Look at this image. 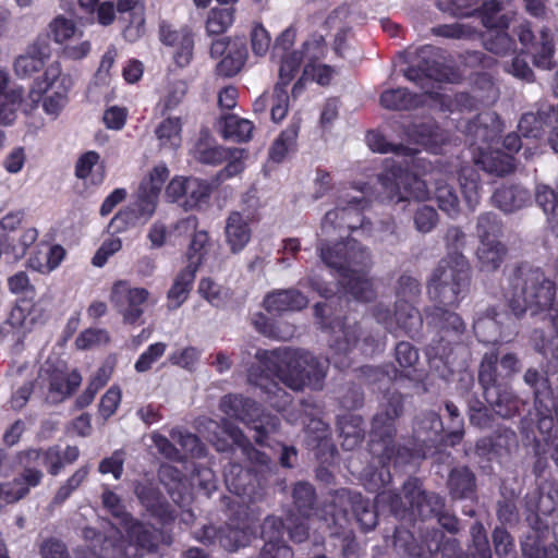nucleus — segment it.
I'll list each match as a JSON object with an SVG mask.
<instances>
[{"label": "nucleus", "instance_id": "obj_17", "mask_svg": "<svg viewBox=\"0 0 558 558\" xmlns=\"http://www.w3.org/2000/svg\"><path fill=\"white\" fill-rule=\"evenodd\" d=\"M82 383V376L77 371L52 368L45 365L40 368L36 385L40 393L49 403H59L68 399Z\"/></svg>", "mask_w": 558, "mask_h": 558}, {"label": "nucleus", "instance_id": "obj_28", "mask_svg": "<svg viewBox=\"0 0 558 558\" xmlns=\"http://www.w3.org/2000/svg\"><path fill=\"white\" fill-rule=\"evenodd\" d=\"M220 428L232 444L241 450L242 454L250 461L256 471H262L264 468H268L270 458L265 452L255 449L238 426L229 420L223 418L221 421Z\"/></svg>", "mask_w": 558, "mask_h": 558}, {"label": "nucleus", "instance_id": "obj_16", "mask_svg": "<svg viewBox=\"0 0 558 558\" xmlns=\"http://www.w3.org/2000/svg\"><path fill=\"white\" fill-rule=\"evenodd\" d=\"M405 498L413 513L422 519L432 514L438 515V523L450 533H457L459 530L456 517L448 513H439L444 507V500L436 494H425L416 478H410L404 483Z\"/></svg>", "mask_w": 558, "mask_h": 558}, {"label": "nucleus", "instance_id": "obj_24", "mask_svg": "<svg viewBox=\"0 0 558 558\" xmlns=\"http://www.w3.org/2000/svg\"><path fill=\"white\" fill-rule=\"evenodd\" d=\"M119 21L123 24V37L136 41L145 34V5L140 0H118Z\"/></svg>", "mask_w": 558, "mask_h": 558}, {"label": "nucleus", "instance_id": "obj_45", "mask_svg": "<svg viewBox=\"0 0 558 558\" xmlns=\"http://www.w3.org/2000/svg\"><path fill=\"white\" fill-rule=\"evenodd\" d=\"M247 57L246 46L243 41H233L228 52L217 64V72L223 76L235 75L244 65Z\"/></svg>", "mask_w": 558, "mask_h": 558}, {"label": "nucleus", "instance_id": "obj_11", "mask_svg": "<svg viewBox=\"0 0 558 558\" xmlns=\"http://www.w3.org/2000/svg\"><path fill=\"white\" fill-rule=\"evenodd\" d=\"M169 177V170L165 165L156 166L148 178L144 179L140 185L137 202L134 208H128L119 211L111 220L110 228L114 232H121L128 226H134L137 220L146 221L156 210L160 191Z\"/></svg>", "mask_w": 558, "mask_h": 558}, {"label": "nucleus", "instance_id": "obj_26", "mask_svg": "<svg viewBox=\"0 0 558 558\" xmlns=\"http://www.w3.org/2000/svg\"><path fill=\"white\" fill-rule=\"evenodd\" d=\"M252 238V229L248 216L240 211H231L225 226V242L230 253L240 254L250 243Z\"/></svg>", "mask_w": 558, "mask_h": 558}, {"label": "nucleus", "instance_id": "obj_63", "mask_svg": "<svg viewBox=\"0 0 558 558\" xmlns=\"http://www.w3.org/2000/svg\"><path fill=\"white\" fill-rule=\"evenodd\" d=\"M477 3L478 0H438L437 7L452 16L465 17L473 14Z\"/></svg>", "mask_w": 558, "mask_h": 558}, {"label": "nucleus", "instance_id": "obj_31", "mask_svg": "<svg viewBox=\"0 0 558 558\" xmlns=\"http://www.w3.org/2000/svg\"><path fill=\"white\" fill-rule=\"evenodd\" d=\"M244 158V149L215 147L207 151L206 161L213 163L227 161L226 167L218 174L219 179L226 180L243 171Z\"/></svg>", "mask_w": 558, "mask_h": 558}, {"label": "nucleus", "instance_id": "obj_39", "mask_svg": "<svg viewBox=\"0 0 558 558\" xmlns=\"http://www.w3.org/2000/svg\"><path fill=\"white\" fill-rule=\"evenodd\" d=\"M24 459L36 464H44L50 475H58L64 468L62 461V449L59 446H51L47 449H28L24 451Z\"/></svg>", "mask_w": 558, "mask_h": 558}, {"label": "nucleus", "instance_id": "obj_15", "mask_svg": "<svg viewBox=\"0 0 558 558\" xmlns=\"http://www.w3.org/2000/svg\"><path fill=\"white\" fill-rule=\"evenodd\" d=\"M363 196H354L345 193L339 197L337 207L326 213L322 221L320 242H329L331 231L338 230L341 234L343 229L356 230L364 227L362 211L367 206Z\"/></svg>", "mask_w": 558, "mask_h": 558}, {"label": "nucleus", "instance_id": "obj_29", "mask_svg": "<svg viewBox=\"0 0 558 558\" xmlns=\"http://www.w3.org/2000/svg\"><path fill=\"white\" fill-rule=\"evenodd\" d=\"M72 86L73 77L69 73H63L60 62L54 61L45 70L39 89L31 90L29 98L34 104H37L43 97V92H53L68 96Z\"/></svg>", "mask_w": 558, "mask_h": 558}, {"label": "nucleus", "instance_id": "obj_53", "mask_svg": "<svg viewBox=\"0 0 558 558\" xmlns=\"http://www.w3.org/2000/svg\"><path fill=\"white\" fill-rule=\"evenodd\" d=\"M280 66L278 74V82L275 86L284 88L293 81L300 71V66L303 60V53L299 50H293L290 53L281 54Z\"/></svg>", "mask_w": 558, "mask_h": 558}, {"label": "nucleus", "instance_id": "obj_56", "mask_svg": "<svg viewBox=\"0 0 558 558\" xmlns=\"http://www.w3.org/2000/svg\"><path fill=\"white\" fill-rule=\"evenodd\" d=\"M233 8H214L209 11L206 20V32L209 35L223 34L234 22Z\"/></svg>", "mask_w": 558, "mask_h": 558}, {"label": "nucleus", "instance_id": "obj_35", "mask_svg": "<svg viewBox=\"0 0 558 558\" xmlns=\"http://www.w3.org/2000/svg\"><path fill=\"white\" fill-rule=\"evenodd\" d=\"M530 201L529 191L520 185H504L493 195L494 204L505 213L519 210Z\"/></svg>", "mask_w": 558, "mask_h": 558}, {"label": "nucleus", "instance_id": "obj_5", "mask_svg": "<svg viewBox=\"0 0 558 558\" xmlns=\"http://www.w3.org/2000/svg\"><path fill=\"white\" fill-rule=\"evenodd\" d=\"M367 144L373 151L389 153L393 151L397 157H410L411 161L405 160L404 166L401 161L387 159L385 169L379 174L378 180L391 202H403L410 198L425 199L428 197V187L424 180L409 170L411 163L415 162L413 149L402 145L395 146L386 142L384 136L376 132H369L366 136Z\"/></svg>", "mask_w": 558, "mask_h": 558}, {"label": "nucleus", "instance_id": "obj_64", "mask_svg": "<svg viewBox=\"0 0 558 558\" xmlns=\"http://www.w3.org/2000/svg\"><path fill=\"white\" fill-rule=\"evenodd\" d=\"M248 476V472L236 464L230 465L225 472V480L229 490L238 496L247 494L245 482Z\"/></svg>", "mask_w": 558, "mask_h": 558}, {"label": "nucleus", "instance_id": "obj_19", "mask_svg": "<svg viewBox=\"0 0 558 558\" xmlns=\"http://www.w3.org/2000/svg\"><path fill=\"white\" fill-rule=\"evenodd\" d=\"M375 319L378 324H385V327L390 332H397V330L403 331L411 338L418 335L423 319L418 311L408 302L401 303L396 302V311L393 318L389 315V310L381 305H377L374 311Z\"/></svg>", "mask_w": 558, "mask_h": 558}, {"label": "nucleus", "instance_id": "obj_18", "mask_svg": "<svg viewBox=\"0 0 558 558\" xmlns=\"http://www.w3.org/2000/svg\"><path fill=\"white\" fill-rule=\"evenodd\" d=\"M210 193V185L197 178L175 177L166 187V196L185 209L199 208L208 202Z\"/></svg>", "mask_w": 558, "mask_h": 558}, {"label": "nucleus", "instance_id": "obj_22", "mask_svg": "<svg viewBox=\"0 0 558 558\" xmlns=\"http://www.w3.org/2000/svg\"><path fill=\"white\" fill-rule=\"evenodd\" d=\"M159 38L162 44L174 49L173 60L177 65L184 68L190 64L194 49L193 34L190 28L175 29L171 24L163 21L159 26Z\"/></svg>", "mask_w": 558, "mask_h": 558}, {"label": "nucleus", "instance_id": "obj_34", "mask_svg": "<svg viewBox=\"0 0 558 558\" xmlns=\"http://www.w3.org/2000/svg\"><path fill=\"white\" fill-rule=\"evenodd\" d=\"M301 128V119L292 118L289 125L279 134L269 149V159L274 162H282L286 157L295 151L296 140Z\"/></svg>", "mask_w": 558, "mask_h": 558}, {"label": "nucleus", "instance_id": "obj_59", "mask_svg": "<svg viewBox=\"0 0 558 558\" xmlns=\"http://www.w3.org/2000/svg\"><path fill=\"white\" fill-rule=\"evenodd\" d=\"M187 92V85L183 81H177L169 85L165 96L160 99L157 107L162 114L174 110L184 99Z\"/></svg>", "mask_w": 558, "mask_h": 558}, {"label": "nucleus", "instance_id": "obj_58", "mask_svg": "<svg viewBox=\"0 0 558 558\" xmlns=\"http://www.w3.org/2000/svg\"><path fill=\"white\" fill-rule=\"evenodd\" d=\"M48 28L49 34L57 44H63L76 36L82 37L83 35V33L76 28L74 21L63 15L54 17L49 23Z\"/></svg>", "mask_w": 558, "mask_h": 558}, {"label": "nucleus", "instance_id": "obj_12", "mask_svg": "<svg viewBox=\"0 0 558 558\" xmlns=\"http://www.w3.org/2000/svg\"><path fill=\"white\" fill-rule=\"evenodd\" d=\"M220 410L229 417L252 425L254 439L260 446H270L266 439L277 432L279 418L275 415L262 414L257 403L238 395L225 396L220 401Z\"/></svg>", "mask_w": 558, "mask_h": 558}, {"label": "nucleus", "instance_id": "obj_1", "mask_svg": "<svg viewBox=\"0 0 558 558\" xmlns=\"http://www.w3.org/2000/svg\"><path fill=\"white\" fill-rule=\"evenodd\" d=\"M402 413V397L399 393H392L385 405V409L378 412L373 420L371 433V453L378 458L381 463L380 469L368 472L365 471L364 486L369 492H378L375 498V507L377 510H389L391 513L399 515L409 507L405 496L401 497L386 486L391 481L390 470L387 464L392 461L395 465L409 463L414 458H421L417 450L408 448H398L392 440L395 435L393 422ZM403 495L405 493L403 492Z\"/></svg>", "mask_w": 558, "mask_h": 558}, {"label": "nucleus", "instance_id": "obj_10", "mask_svg": "<svg viewBox=\"0 0 558 558\" xmlns=\"http://www.w3.org/2000/svg\"><path fill=\"white\" fill-rule=\"evenodd\" d=\"M500 131V121L493 112L481 113L473 121H468L463 125V132L470 146H475L481 154L477 162L489 173L505 175L514 169L515 165L512 159L506 156L504 159L496 160L493 151H488L490 144L496 141Z\"/></svg>", "mask_w": 558, "mask_h": 558}, {"label": "nucleus", "instance_id": "obj_54", "mask_svg": "<svg viewBox=\"0 0 558 558\" xmlns=\"http://www.w3.org/2000/svg\"><path fill=\"white\" fill-rule=\"evenodd\" d=\"M362 420L359 416L350 415L339 423L340 436L343 438L342 447L347 450L354 449L364 438V429L361 427Z\"/></svg>", "mask_w": 558, "mask_h": 558}, {"label": "nucleus", "instance_id": "obj_60", "mask_svg": "<svg viewBox=\"0 0 558 558\" xmlns=\"http://www.w3.org/2000/svg\"><path fill=\"white\" fill-rule=\"evenodd\" d=\"M435 197L439 208L453 217L459 213V198L452 189L447 183H438L435 189Z\"/></svg>", "mask_w": 558, "mask_h": 558}, {"label": "nucleus", "instance_id": "obj_49", "mask_svg": "<svg viewBox=\"0 0 558 558\" xmlns=\"http://www.w3.org/2000/svg\"><path fill=\"white\" fill-rule=\"evenodd\" d=\"M442 430V422L439 415L428 411L418 416L414 424V434L422 442L434 441Z\"/></svg>", "mask_w": 558, "mask_h": 558}, {"label": "nucleus", "instance_id": "obj_9", "mask_svg": "<svg viewBox=\"0 0 558 558\" xmlns=\"http://www.w3.org/2000/svg\"><path fill=\"white\" fill-rule=\"evenodd\" d=\"M330 510V520L325 519L326 525L331 529L330 534L342 536L344 541H353V533L348 529V511L354 513L356 521L364 531H371L377 524V511L374 510L367 500L360 493L348 489H340L332 496Z\"/></svg>", "mask_w": 558, "mask_h": 558}, {"label": "nucleus", "instance_id": "obj_44", "mask_svg": "<svg viewBox=\"0 0 558 558\" xmlns=\"http://www.w3.org/2000/svg\"><path fill=\"white\" fill-rule=\"evenodd\" d=\"M495 308H489L484 315L477 316L474 320L473 328L480 341L493 343L499 340L500 322Z\"/></svg>", "mask_w": 558, "mask_h": 558}, {"label": "nucleus", "instance_id": "obj_25", "mask_svg": "<svg viewBox=\"0 0 558 558\" xmlns=\"http://www.w3.org/2000/svg\"><path fill=\"white\" fill-rule=\"evenodd\" d=\"M284 524L281 519L268 517L262 525V536L265 544L259 558H292L291 548L283 542Z\"/></svg>", "mask_w": 558, "mask_h": 558}, {"label": "nucleus", "instance_id": "obj_13", "mask_svg": "<svg viewBox=\"0 0 558 558\" xmlns=\"http://www.w3.org/2000/svg\"><path fill=\"white\" fill-rule=\"evenodd\" d=\"M102 505L118 519L126 533L130 546L124 551L126 558H136L138 549L153 550L157 546V531L151 526L134 521L124 512L120 497L105 488L101 495Z\"/></svg>", "mask_w": 558, "mask_h": 558}, {"label": "nucleus", "instance_id": "obj_55", "mask_svg": "<svg viewBox=\"0 0 558 558\" xmlns=\"http://www.w3.org/2000/svg\"><path fill=\"white\" fill-rule=\"evenodd\" d=\"M23 99V90L20 87L11 88L0 95V123L12 124L16 119V111Z\"/></svg>", "mask_w": 558, "mask_h": 558}, {"label": "nucleus", "instance_id": "obj_57", "mask_svg": "<svg viewBox=\"0 0 558 558\" xmlns=\"http://www.w3.org/2000/svg\"><path fill=\"white\" fill-rule=\"evenodd\" d=\"M416 142L435 154L440 153L441 146L446 142L444 131L438 126L429 123L416 126Z\"/></svg>", "mask_w": 558, "mask_h": 558}, {"label": "nucleus", "instance_id": "obj_43", "mask_svg": "<svg viewBox=\"0 0 558 558\" xmlns=\"http://www.w3.org/2000/svg\"><path fill=\"white\" fill-rule=\"evenodd\" d=\"M90 473V465L84 464L77 468L56 490L51 500L52 506H61L74 492L87 482Z\"/></svg>", "mask_w": 558, "mask_h": 558}, {"label": "nucleus", "instance_id": "obj_48", "mask_svg": "<svg viewBox=\"0 0 558 558\" xmlns=\"http://www.w3.org/2000/svg\"><path fill=\"white\" fill-rule=\"evenodd\" d=\"M20 464L24 468L23 472L19 477L14 478L11 484L14 490L22 489L25 492V496L29 493L32 487L38 486L43 478L44 473L39 469H37L38 464L36 462H27L24 459V451L19 453Z\"/></svg>", "mask_w": 558, "mask_h": 558}, {"label": "nucleus", "instance_id": "obj_47", "mask_svg": "<svg viewBox=\"0 0 558 558\" xmlns=\"http://www.w3.org/2000/svg\"><path fill=\"white\" fill-rule=\"evenodd\" d=\"M182 122L180 118L169 117L165 119L155 130L159 146L168 149H175L182 142Z\"/></svg>", "mask_w": 558, "mask_h": 558}, {"label": "nucleus", "instance_id": "obj_41", "mask_svg": "<svg viewBox=\"0 0 558 558\" xmlns=\"http://www.w3.org/2000/svg\"><path fill=\"white\" fill-rule=\"evenodd\" d=\"M47 57V47L39 44H34L28 50L16 58L14 62V70L20 76H28L38 72Z\"/></svg>", "mask_w": 558, "mask_h": 558}, {"label": "nucleus", "instance_id": "obj_2", "mask_svg": "<svg viewBox=\"0 0 558 558\" xmlns=\"http://www.w3.org/2000/svg\"><path fill=\"white\" fill-rule=\"evenodd\" d=\"M256 359L265 374L257 375L256 369L251 368L248 380L268 395L270 405L278 411L284 410L291 397L274 378L296 391L306 385L320 389L329 363V360H319L306 351L287 348L274 351L258 350Z\"/></svg>", "mask_w": 558, "mask_h": 558}, {"label": "nucleus", "instance_id": "obj_32", "mask_svg": "<svg viewBox=\"0 0 558 558\" xmlns=\"http://www.w3.org/2000/svg\"><path fill=\"white\" fill-rule=\"evenodd\" d=\"M45 316V308L40 304L22 301L11 310L7 324L12 328L28 331L36 324L41 323Z\"/></svg>", "mask_w": 558, "mask_h": 558}, {"label": "nucleus", "instance_id": "obj_30", "mask_svg": "<svg viewBox=\"0 0 558 558\" xmlns=\"http://www.w3.org/2000/svg\"><path fill=\"white\" fill-rule=\"evenodd\" d=\"M308 304V299L295 289L278 290L267 294L264 306L269 313L300 311Z\"/></svg>", "mask_w": 558, "mask_h": 558}, {"label": "nucleus", "instance_id": "obj_21", "mask_svg": "<svg viewBox=\"0 0 558 558\" xmlns=\"http://www.w3.org/2000/svg\"><path fill=\"white\" fill-rule=\"evenodd\" d=\"M517 32L520 43L525 46L532 54L535 66L550 70L554 66V44L548 31L543 29L539 34V39L534 40L535 36L531 29L530 23L524 22L518 26Z\"/></svg>", "mask_w": 558, "mask_h": 558}, {"label": "nucleus", "instance_id": "obj_46", "mask_svg": "<svg viewBox=\"0 0 558 558\" xmlns=\"http://www.w3.org/2000/svg\"><path fill=\"white\" fill-rule=\"evenodd\" d=\"M220 129L225 138L233 142H246L251 138L253 123L235 114H227L220 121Z\"/></svg>", "mask_w": 558, "mask_h": 558}, {"label": "nucleus", "instance_id": "obj_23", "mask_svg": "<svg viewBox=\"0 0 558 558\" xmlns=\"http://www.w3.org/2000/svg\"><path fill=\"white\" fill-rule=\"evenodd\" d=\"M252 530L246 524L243 526L227 524L218 530L215 526L208 525L204 527L201 541L208 544L218 543L225 549L233 551L241 546H245L250 542Z\"/></svg>", "mask_w": 558, "mask_h": 558}, {"label": "nucleus", "instance_id": "obj_33", "mask_svg": "<svg viewBox=\"0 0 558 558\" xmlns=\"http://www.w3.org/2000/svg\"><path fill=\"white\" fill-rule=\"evenodd\" d=\"M507 256L506 246L496 239L483 240L476 251L478 269L482 272H494Z\"/></svg>", "mask_w": 558, "mask_h": 558}, {"label": "nucleus", "instance_id": "obj_37", "mask_svg": "<svg viewBox=\"0 0 558 558\" xmlns=\"http://www.w3.org/2000/svg\"><path fill=\"white\" fill-rule=\"evenodd\" d=\"M75 177L90 184H100L105 178L100 155L95 150L82 154L75 163Z\"/></svg>", "mask_w": 558, "mask_h": 558}, {"label": "nucleus", "instance_id": "obj_50", "mask_svg": "<svg viewBox=\"0 0 558 558\" xmlns=\"http://www.w3.org/2000/svg\"><path fill=\"white\" fill-rule=\"evenodd\" d=\"M134 492L141 504L153 514L161 515L166 513V502L161 494L151 483H137Z\"/></svg>", "mask_w": 558, "mask_h": 558}, {"label": "nucleus", "instance_id": "obj_51", "mask_svg": "<svg viewBox=\"0 0 558 558\" xmlns=\"http://www.w3.org/2000/svg\"><path fill=\"white\" fill-rule=\"evenodd\" d=\"M459 180L465 203L471 209H474L481 198L478 172L473 168H463Z\"/></svg>", "mask_w": 558, "mask_h": 558}, {"label": "nucleus", "instance_id": "obj_6", "mask_svg": "<svg viewBox=\"0 0 558 558\" xmlns=\"http://www.w3.org/2000/svg\"><path fill=\"white\" fill-rule=\"evenodd\" d=\"M556 289V282L542 269H519L510 280V307L515 316L527 311L532 315L545 313L554 305Z\"/></svg>", "mask_w": 558, "mask_h": 558}, {"label": "nucleus", "instance_id": "obj_52", "mask_svg": "<svg viewBox=\"0 0 558 558\" xmlns=\"http://www.w3.org/2000/svg\"><path fill=\"white\" fill-rule=\"evenodd\" d=\"M448 485L453 497L465 498L473 493L475 478L468 468H459L451 471Z\"/></svg>", "mask_w": 558, "mask_h": 558}, {"label": "nucleus", "instance_id": "obj_61", "mask_svg": "<svg viewBox=\"0 0 558 558\" xmlns=\"http://www.w3.org/2000/svg\"><path fill=\"white\" fill-rule=\"evenodd\" d=\"M293 499L298 512L308 517L315 500V492L308 483H298L293 489Z\"/></svg>", "mask_w": 558, "mask_h": 558}, {"label": "nucleus", "instance_id": "obj_40", "mask_svg": "<svg viewBox=\"0 0 558 558\" xmlns=\"http://www.w3.org/2000/svg\"><path fill=\"white\" fill-rule=\"evenodd\" d=\"M380 105L388 110H411L422 104L421 96L410 93L407 88L386 89L379 97Z\"/></svg>", "mask_w": 558, "mask_h": 558}, {"label": "nucleus", "instance_id": "obj_42", "mask_svg": "<svg viewBox=\"0 0 558 558\" xmlns=\"http://www.w3.org/2000/svg\"><path fill=\"white\" fill-rule=\"evenodd\" d=\"M90 473V465L84 464L77 468L56 490L51 500L52 506H61L74 492L87 482Z\"/></svg>", "mask_w": 558, "mask_h": 558}, {"label": "nucleus", "instance_id": "obj_20", "mask_svg": "<svg viewBox=\"0 0 558 558\" xmlns=\"http://www.w3.org/2000/svg\"><path fill=\"white\" fill-rule=\"evenodd\" d=\"M149 292L144 288H131L128 281L113 283L110 301L122 313L124 322L135 324L143 315L142 305L147 301Z\"/></svg>", "mask_w": 558, "mask_h": 558}, {"label": "nucleus", "instance_id": "obj_3", "mask_svg": "<svg viewBox=\"0 0 558 558\" xmlns=\"http://www.w3.org/2000/svg\"><path fill=\"white\" fill-rule=\"evenodd\" d=\"M471 282V268L468 259L461 253L454 251L444 257L427 283V293L435 303L426 312V319L441 330L461 333L464 324L461 317L451 312L466 296Z\"/></svg>", "mask_w": 558, "mask_h": 558}, {"label": "nucleus", "instance_id": "obj_27", "mask_svg": "<svg viewBox=\"0 0 558 558\" xmlns=\"http://www.w3.org/2000/svg\"><path fill=\"white\" fill-rule=\"evenodd\" d=\"M201 266V257L190 255V264L186 265L174 278V281L168 291V308L175 310L180 307L187 299L193 287L195 274Z\"/></svg>", "mask_w": 558, "mask_h": 558}, {"label": "nucleus", "instance_id": "obj_8", "mask_svg": "<svg viewBox=\"0 0 558 558\" xmlns=\"http://www.w3.org/2000/svg\"><path fill=\"white\" fill-rule=\"evenodd\" d=\"M524 381L534 389L535 410L537 413V430L534 441L553 447L551 458L558 461V392L554 395L548 383L534 368L524 374Z\"/></svg>", "mask_w": 558, "mask_h": 558}, {"label": "nucleus", "instance_id": "obj_62", "mask_svg": "<svg viewBox=\"0 0 558 558\" xmlns=\"http://www.w3.org/2000/svg\"><path fill=\"white\" fill-rule=\"evenodd\" d=\"M497 355L494 353L486 354L482 360L478 372V380L484 389V393L487 392V389L499 387L497 385Z\"/></svg>", "mask_w": 558, "mask_h": 558}, {"label": "nucleus", "instance_id": "obj_7", "mask_svg": "<svg viewBox=\"0 0 558 558\" xmlns=\"http://www.w3.org/2000/svg\"><path fill=\"white\" fill-rule=\"evenodd\" d=\"M331 331L330 348L333 354L330 362L341 369L351 365L348 355L354 350L359 349L362 354L371 355L383 347L381 336L374 331L369 318L356 322L351 317H344L341 322H335Z\"/></svg>", "mask_w": 558, "mask_h": 558}, {"label": "nucleus", "instance_id": "obj_14", "mask_svg": "<svg viewBox=\"0 0 558 558\" xmlns=\"http://www.w3.org/2000/svg\"><path fill=\"white\" fill-rule=\"evenodd\" d=\"M505 10L504 1L490 0L483 4L481 19L487 28L483 36L485 48L495 53L504 56L514 47L513 39L506 33L513 15L501 13Z\"/></svg>", "mask_w": 558, "mask_h": 558}, {"label": "nucleus", "instance_id": "obj_4", "mask_svg": "<svg viewBox=\"0 0 558 558\" xmlns=\"http://www.w3.org/2000/svg\"><path fill=\"white\" fill-rule=\"evenodd\" d=\"M318 251L322 260L328 267L338 270L339 283L355 300L368 302L375 296L373 283L366 275L371 266V256L364 246L350 239L337 242L332 246L320 242Z\"/></svg>", "mask_w": 558, "mask_h": 558}, {"label": "nucleus", "instance_id": "obj_38", "mask_svg": "<svg viewBox=\"0 0 558 558\" xmlns=\"http://www.w3.org/2000/svg\"><path fill=\"white\" fill-rule=\"evenodd\" d=\"M484 396L494 411L501 417H510L519 410L520 400L506 388L493 387V389H487Z\"/></svg>", "mask_w": 558, "mask_h": 558}, {"label": "nucleus", "instance_id": "obj_36", "mask_svg": "<svg viewBox=\"0 0 558 558\" xmlns=\"http://www.w3.org/2000/svg\"><path fill=\"white\" fill-rule=\"evenodd\" d=\"M64 256L65 250L61 245H41L28 258V266L40 274H49L61 264Z\"/></svg>", "mask_w": 558, "mask_h": 558}]
</instances>
